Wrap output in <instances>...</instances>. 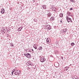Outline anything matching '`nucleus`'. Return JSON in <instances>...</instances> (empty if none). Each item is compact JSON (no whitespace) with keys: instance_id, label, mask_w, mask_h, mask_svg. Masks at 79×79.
Listing matches in <instances>:
<instances>
[{"instance_id":"nucleus-23","label":"nucleus","mask_w":79,"mask_h":79,"mask_svg":"<svg viewBox=\"0 0 79 79\" xmlns=\"http://www.w3.org/2000/svg\"><path fill=\"white\" fill-rule=\"evenodd\" d=\"M77 76L76 75L74 76L73 77L75 79H77Z\"/></svg>"},{"instance_id":"nucleus-21","label":"nucleus","mask_w":79,"mask_h":79,"mask_svg":"<svg viewBox=\"0 0 79 79\" xmlns=\"http://www.w3.org/2000/svg\"><path fill=\"white\" fill-rule=\"evenodd\" d=\"M71 46H74V43L73 42L71 44Z\"/></svg>"},{"instance_id":"nucleus-38","label":"nucleus","mask_w":79,"mask_h":79,"mask_svg":"<svg viewBox=\"0 0 79 79\" xmlns=\"http://www.w3.org/2000/svg\"><path fill=\"white\" fill-rule=\"evenodd\" d=\"M27 69H29V68L28 67V68H27Z\"/></svg>"},{"instance_id":"nucleus-20","label":"nucleus","mask_w":79,"mask_h":79,"mask_svg":"<svg viewBox=\"0 0 79 79\" xmlns=\"http://www.w3.org/2000/svg\"><path fill=\"white\" fill-rule=\"evenodd\" d=\"M70 2H73V3H75V1L74 0H70Z\"/></svg>"},{"instance_id":"nucleus-28","label":"nucleus","mask_w":79,"mask_h":79,"mask_svg":"<svg viewBox=\"0 0 79 79\" xmlns=\"http://www.w3.org/2000/svg\"><path fill=\"white\" fill-rule=\"evenodd\" d=\"M46 42H49V40H48V38H47V39L46 40Z\"/></svg>"},{"instance_id":"nucleus-27","label":"nucleus","mask_w":79,"mask_h":79,"mask_svg":"<svg viewBox=\"0 0 79 79\" xmlns=\"http://www.w3.org/2000/svg\"><path fill=\"white\" fill-rule=\"evenodd\" d=\"M3 31H5L6 30V29L5 28H3Z\"/></svg>"},{"instance_id":"nucleus-31","label":"nucleus","mask_w":79,"mask_h":79,"mask_svg":"<svg viewBox=\"0 0 79 79\" xmlns=\"http://www.w3.org/2000/svg\"><path fill=\"white\" fill-rule=\"evenodd\" d=\"M70 22H71V23H73V21H72V20L71 19V20H70Z\"/></svg>"},{"instance_id":"nucleus-24","label":"nucleus","mask_w":79,"mask_h":79,"mask_svg":"<svg viewBox=\"0 0 79 79\" xmlns=\"http://www.w3.org/2000/svg\"><path fill=\"white\" fill-rule=\"evenodd\" d=\"M14 74H15V75H18V73L16 72H15L14 73Z\"/></svg>"},{"instance_id":"nucleus-39","label":"nucleus","mask_w":79,"mask_h":79,"mask_svg":"<svg viewBox=\"0 0 79 79\" xmlns=\"http://www.w3.org/2000/svg\"><path fill=\"white\" fill-rule=\"evenodd\" d=\"M77 79H79V77L77 78Z\"/></svg>"},{"instance_id":"nucleus-8","label":"nucleus","mask_w":79,"mask_h":79,"mask_svg":"<svg viewBox=\"0 0 79 79\" xmlns=\"http://www.w3.org/2000/svg\"><path fill=\"white\" fill-rule=\"evenodd\" d=\"M54 20H55V17L52 16L50 18V21H54Z\"/></svg>"},{"instance_id":"nucleus-4","label":"nucleus","mask_w":79,"mask_h":79,"mask_svg":"<svg viewBox=\"0 0 79 79\" xmlns=\"http://www.w3.org/2000/svg\"><path fill=\"white\" fill-rule=\"evenodd\" d=\"M66 20H67L68 23H69L70 22V20L71 19L67 15L66 17Z\"/></svg>"},{"instance_id":"nucleus-1","label":"nucleus","mask_w":79,"mask_h":79,"mask_svg":"<svg viewBox=\"0 0 79 79\" xmlns=\"http://www.w3.org/2000/svg\"><path fill=\"white\" fill-rule=\"evenodd\" d=\"M27 66H33L34 65L30 61H28L27 63Z\"/></svg>"},{"instance_id":"nucleus-22","label":"nucleus","mask_w":79,"mask_h":79,"mask_svg":"<svg viewBox=\"0 0 79 79\" xmlns=\"http://www.w3.org/2000/svg\"><path fill=\"white\" fill-rule=\"evenodd\" d=\"M15 69H14V70H12V72L11 73V74L12 75L13 74V73L14 72H15Z\"/></svg>"},{"instance_id":"nucleus-19","label":"nucleus","mask_w":79,"mask_h":79,"mask_svg":"<svg viewBox=\"0 0 79 79\" xmlns=\"http://www.w3.org/2000/svg\"><path fill=\"white\" fill-rule=\"evenodd\" d=\"M64 69H65V70H66V71H67V70H68L69 68H68V67H66L64 68Z\"/></svg>"},{"instance_id":"nucleus-25","label":"nucleus","mask_w":79,"mask_h":79,"mask_svg":"<svg viewBox=\"0 0 79 79\" xmlns=\"http://www.w3.org/2000/svg\"><path fill=\"white\" fill-rule=\"evenodd\" d=\"M60 23H62V24H63V19H61V20H60Z\"/></svg>"},{"instance_id":"nucleus-17","label":"nucleus","mask_w":79,"mask_h":79,"mask_svg":"<svg viewBox=\"0 0 79 79\" xmlns=\"http://www.w3.org/2000/svg\"><path fill=\"white\" fill-rule=\"evenodd\" d=\"M47 15L49 17L51 16V15H52V14L50 13H49L47 14Z\"/></svg>"},{"instance_id":"nucleus-3","label":"nucleus","mask_w":79,"mask_h":79,"mask_svg":"<svg viewBox=\"0 0 79 79\" xmlns=\"http://www.w3.org/2000/svg\"><path fill=\"white\" fill-rule=\"evenodd\" d=\"M67 31H68V29L67 28H65L63 30H61L60 32L62 34H64V33H66V32H67Z\"/></svg>"},{"instance_id":"nucleus-41","label":"nucleus","mask_w":79,"mask_h":79,"mask_svg":"<svg viewBox=\"0 0 79 79\" xmlns=\"http://www.w3.org/2000/svg\"><path fill=\"white\" fill-rule=\"evenodd\" d=\"M8 31H9V30H8L7 31V32H8Z\"/></svg>"},{"instance_id":"nucleus-2","label":"nucleus","mask_w":79,"mask_h":79,"mask_svg":"<svg viewBox=\"0 0 79 79\" xmlns=\"http://www.w3.org/2000/svg\"><path fill=\"white\" fill-rule=\"evenodd\" d=\"M24 55L25 56L27 57V58H31V54H29V53H27V54L25 53L24 54Z\"/></svg>"},{"instance_id":"nucleus-34","label":"nucleus","mask_w":79,"mask_h":79,"mask_svg":"<svg viewBox=\"0 0 79 79\" xmlns=\"http://www.w3.org/2000/svg\"><path fill=\"white\" fill-rule=\"evenodd\" d=\"M67 13H69V14H71V12H67Z\"/></svg>"},{"instance_id":"nucleus-35","label":"nucleus","mask_w":79,"mask_h":79,"mask_svg":"<svg viewBox=\"0 0 79 79\" xmlns=\"http://www.w3.org/2000/svg\"><path fill=\"white\" fill-rule=\"evenodd\" d=\"M73 15H70V16H71V17H73Z\"/></svg>"},{"instance_id":"nucleus-13","label":"nucleus","mask_w":79,"mask_h":79,"mask_svg":"<svg viewBox=\"0 0 79 79\" xmlns=\"http://www.w3.org/2000/svg\"><path fill=\"white\" fill-rule=\"evenodd\" d=\"M59 16L61 18H63V14L62 13H60V14H59Z\"/></svg>"},{"instance_id":"nucleus-10","label":"nucleus","mask_w":79,"mask_h":79,"mask_svg":"<svg viewBox=\"0 0 79 79\" xmlns=\"http://www.w3.org/2000/svg\"><path fill=\"white\" fill-rule=\"evenodd\" d=\"M1 13H2V14H3L5 12V11L4 10V9L2 8L1 10Z\"/></svg>"},{"instance_id":"nucleus-44","label":"nucleus","mask_w":79,"mask_h":79,"mask_svg":"<svg viewBox=\"0 0 79 79\" xmlns=\"http://www.w3.org/2000/svg\"><path fill=\"white\" fill-rule=\"evenodd\" d=\"M40 57H41V56H40Z\"/></svg>"},{"instance_id":"nucleus-33","label":"nucleus","mask_w":79,"mask_h":79,"mask_svg":"<svg viewBox=\"0 0 79 79\" xmlns=\"http://www.w3.org/2000/svg\"><path fill=\"white\" fill-rule=\"evenodd\" d=\"M31 52H34V50H33V49H31Z\"/></svg>"},{"instance_id":"nucleus-14","label":"nucleus","mask_w":79,"mask_h":79,"mask_svg":"<svg viewBox=\"0 0 79 79\" xmlns=\"http://www.w3.org/2000/svg\"><path fill=\"white\" fill-rule=\"evenodd\" d=\"M49 26L50 25H45L44 27V28H45V29H47V28L49 27Z\"/></svg>"},{"instance_id":"nucleus-36","label":"nucleus","mask_w":79,"mask_h":79,"mask_svg":"<svg viewBox=\"0 0 79 79\" xmlns=\"http://www.w3.org/2000/svg\"><path fill=\"white\" fill-rule=\"evenodd\" d=\"M61 59H62V60H63V57L61 56Z\"/></svg>"},{"instance_id":"nucleus-18","label":"nucleus","mask_w":79,"mask_h":79,"mask_svg":"<svg viewBox=\"0 0 79 79\" xmlns=\"http://www.w3.org/2000/svg\"><path fill=\"white\" fill-rule=\"evenodd\" d=\"M10 45L11 47H14V44L13 43H10Z\"/></svg>"},{"instance_id":"nucleus-16","label":"nucleus","mask_w":79,"mask_h":79,"mask_svg":"<svg viewBox=\"0 0 79 79\" xmlns=\"http://www.w3.org/2000/svg\"><path fill=\"white\" fill-rule=\"evenodd\" d=\"M51 29V26L50 25L49 26V27L47 28L46 29H48V30H50Z\"/></svg>"},{"instance_id":"nucleus-15","label":"nucleus","mask_w":79,"mask_h":79,"mask_svg":"<svg viewBox=\"0 0 79 79\" xmlns=\"http://www.w3.org/2000/svg\"><path fill=\"white\" fill-rule=\"evenodd\" d=\"M37 45H34L33 46V47H34V48H35V49H37Z\"/></svg>"},{"instance_id":"nucleus-26","label":"nucleus","mask_w":79,"mask_h":79,"mask_svg":"<svg viewBox=\"0 0 79 79\" xmlns=\"http://www.w3.org/2000/svg\"><path fill=\"white\" fill-rule=\"evenodd\" d=\"M54 9H56V8H54ZM52 10L54 11H56V10H55V9H52Z\"/></svg>"},{"instance_id":"nucleus-43","label":"nucleus","mask_w":79,"mask_h":79,"mask_svg":"<svg viewBox=\"0 0 79 79\" xmlns=\"http://www.w3.org/2000/svg\"><path fill=\"white\" fill-rule=\"evenodd\" d=\"M70 66H71V64L70 65Z\"/></svg>"},{"instance_id":"nucleus-42","label":"nucleus","mask_w":79,"mask_h":79,"mask_svg":"<svg viewBox=\"0 0 79 79\" xmlns=\"http://www.w3.org/2000/svg\"><path fill=\"white\" fill-rule=\"evenodd\" d=\"M33 2H35V1H34Z\"/></svg>"},{"instance_id":"nucleus-6","label":"nucleus","mask_w":79,"mask_h":79,"mask_svg":"<svg viewBox=\"0 0 79 79\" xmlns=\"http://www.w3.org/2000/svg\"><path fill=\"white\" fill-rule=\"evenodd\" d=\"M27 52H32L31 50V49L30 48H28V49L26 50Z\"/></svg>"},{"instance_id":"nucleus-12","label":"nucleus","mask_w":79,"mask_h":79,"mask_svg":"<svg viewBox=\"0 0 79 79\" xmlns=\"http://www.w3.org/2000/svg\"><path fill=\"white\" fill-rule=\"evenodd\" d=\"M42 7L43 8V9H45L47 8V6H46V5H43L42 6Z\"/></svg>"},{"instance_id":"nucleus-9","label":"nucleus","mask_w":79,"mask_h":79,"mask_svg":"<svg viewBox=\"0 0 79 79\" xmlns=\"http://www.w3.org/2000/svg\"><path fill=\"white\" fill-rule=\"evenodd\" d=\"M42 46L40 47L37 49V50H42Z\"/></svg>"},{"instance_id":"nucleus-5","label":"nucleus","mask_w":79,"mask_h":79,"mask_svg":"<svg viewBox=\"0 0 79 79\" xmlns=\"http://www.w3.org/2000/svg\"><path fill=\"white\" fill-rule=\"evenodd\" d=\"M40 61L41 62H42V63H44L45 61V58L44 57H42L40 58Z\"/></svg>"},{"instance_id":"nucleus-30","label":"nucleus","mask_w":79,"mask_h":79,"mask_svg":"<svg viewBox=\"0 0 79 79\" xmlns=\"http://www.w3.org/2000/svg\"><path fill=\"white\" fill-rule=\"evenodd\" d=\"M73 10V8H70L69 10L71 11V10Z\"/></svg>"},{"instance_id":"nucleus-29","label":"nucleus","mask_w":79,"mask_h":79,"mask_svg":"<svg viewBox=\"0 0 79 79\" xmlns=\"http://www.w3.org/2000/svg\"><path fill=\"white\" fill-rule=\"evenodd\" d=\"M2 32H3V34H4V33H5V32H6V31H2Z\"/></svg>"},{"instance_id":"nucleus-45","label":"nucleus","mask_w":79,"mask_h":79,"mask_svg":"<svg viewBox=\"0 0 79 79\" xmlns=\"http://www.w3.org/2000/svg\"><path fill=\"white\" fill-rule=\"evenodd\" d=\"M73 79H74V78H73Z\"/></svg>"},{"instance_id":"nucleus-11","label":"nucleus","mask_w":79,"mask_h":79,"mask_svg":"<svg viewBox=\"0 0 79 79\" xmlns=\"http://www.w3.org/2000/svg\"><path fill=\"white\" fill-rule=\"evenodd\" d=\"M17 74L19 75L21 74V71L18 70H17Z\"/></svg>"},{"instance_id":"nucleus-32","label":"nucleus","mask_w":79,"mask_h":79,"mask_svg":"<svg viewBox=\"0 0 79 79\" xmlns=\"http://www.w3.org/2000/svg\"><path fill=\"white\" fill-rule=\"evenodd\" d=\"M67 14H68V16H70L71 15H70V14H68V13H67Z\"/></svg>"},{"instance_id":"nucleus-37","label":"nucleus","mask_w":79,"mask_h":79,"mask_svg":"<svg viewBox=\"0 0 79 79\" xmlns=\"http://www.w3.org/2000/svg\"><path fill=\"white\" fill-rule=\"evenodd\" d=\"M34 21H35V22H36L37 21V20H34Z\"/></svg>"},{"instance_id":"nucleus-7","label":"nucleus","mask_w":79,"mask_h":79,"mask_svg":"<svg viewBox=\"0 0 79 79\" xmlns=\"http://www.w3.org/2000/svg\"><path fill=\"white\" fill-rule=\"evenodd\" d=\"M23 27L22 26L20 27H19L18 29V31H21V30L23 29Z\"/></svg>"},{"instance_id":"nucleus-40","label":"nucleus","mask_w":79,"mask_h":79,"mask_svg":"<svg viewBox=\"0 0 79 79\" xmlns=\"http://www.w3.org/2000/svg\"><path fill=\"white\" fill-rule=\"evenodd\" d=\"M51 57H53V56H51Z\"/></svg>"}]
</instances>
